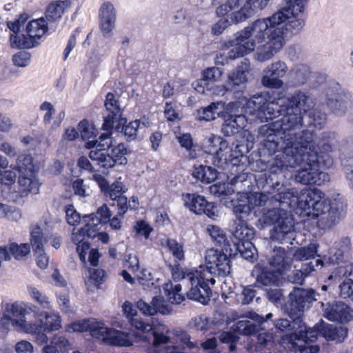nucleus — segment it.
<instances>
[{
	"instance_id": "23",
	"label": "nucleus",
	"mask_w": 353,
	"mask_h": 353,
	"mask_svg": "<svg viewBox=\"0 0 353 353\" xmlns=\"http://www.w3.org/2000/svg\"><path fill=\"white\" fill-rule=\"evenodd\" d=\"M272 316L273 314L272 313H268L265 315V317H263L254 312H251L249 313L248 317L256 322L258 325H256L250 321L242 320L237 323L236 330L240 334L251 335L256 332L258 327H261V329H265V324L267 323L268 320L270 319Z\"/></svg>"
},
{
	"instance_id": "55",
	"label": "nucleus",
	"mask_w": 353,
	"mask_h": 353,
	"mask_svg": "<svg viewBox=\"0 0 353 353\" xmlns=\"http://www.w3.org/2000/svg\"><path fill=\"white\" fill-rule=\"evenodd\" d=\"M236 251H239L241 256L246 260H252L254 256L256 249L251 241L245 243H234Z\"/></svg>"
},
{
	"instance_id": "47",
	"label": "nucleus",
	"mask_w": 353,
	"mask_h": 353,
	"mask_svg": "<svg viewBox=\"0 0 353 353\" xmlns=\"http://www.w3.org/2000/svg\"><path fill=\"white\" fill-rule=\"evenodd\" d=\"M68 1H56L50 3L46 10V17L52 21L60 19L64 11L70 6Z\"/></svg>"
},
{
	"instance_id": "39",
	"label": "nucleus",
	"mask_w": 353,
	"mask_h": 353,
	"mask_svg": "<svg viewBox=\"0 0 353 353\" xmlns=\"http://www.w3.org/2000/svg\"><path fill=\"white\" fill-rule=\"evenodd\" d=\"M192 176L204 183H210L216 180L218 173L216 169L208 165L194 167Z\"/></svg>"
},
{
	"instance_id": "38",
	"label": "nucleus",
	"mask_w": 353,
	"mask_h": 353,
	"mask_svg": "<svg viewBox=\"0 0 353 353\" xmlns=\"http://www.w3.org/2000/svg\"><path fill=\"white\" fill-rule=\"evenodd\" d=\"M70 344L68 340L62 335H55L50 344L42 349L43 353H65L69 350Z\"/></svg>"
},
{
	"instance_id": "14",
	"label": "nucleus",
	"mask_w": 353,
	"mask_h": 353,
	"mask_svg": "<svg viewBox=\"0 0 353 353\" xmlns=\"http://www.w3.org/2000/svg\"><path fill=\"white\" fill-rule=\"evenodd\" d=\"M205 259V267L201 265L199 268H202L209 276H225L230 273V259L227 254L222 251L210 249L207 251Z\"/></svg>"
},
{
	"instance_id": "58",
	"label": "nucleus",
	"mask_w": 353,
	"mask_h": 353,
	"mask_svg": "<svg viewBox=\"0 0 353 353\" xmlns=\"http://www.w3.org/2000/svg\"><path fill=\"white\" fill-rule=\"evenodd\" d=\"M125 192L124 185L121 181H115L110 185H108L104 193L107 196H109L112 200L122 196V194Z\"/></svg>"
},
{
	"instance_id": "51",
	"label": "nucleus",
	"mask_w": 353,
	"mask_h": 353,
	"mask_svg": "<svg viewBox=\"0 0 353 353\" xmlns=\"http://www.w3.org/2000/svg\"><path fill=\"white\" fill-rule=\"evenodd\" d=\"M27 290L31 299L42 307L50 308L51 307L49 298L42 292L39 291L37 288L28 285L27 287Z\"/></svg>"
},
{
	"instance_id": "48",
	"label": "nucleus",
	"mask_w": 353,
	"mask_h": 353,
	"mask_svg": "<svg viewBox=\"0 0 353 353\" xmlns=\"http://www.w3.org/2000/svg\"><path fill=\"white\" fill-rule=\"evenodd\" d=\"M46 242L42 229L37 224L32 225L30 230V243L33 251L41 252L43 244Z\"/></svg>"
},
{
	"instance_id": "33",
	"label": "nucleus",
	"mask_w": 353,
	"mask_h": 353,
	"mask_svg": "<svg viewBox=\"0 0 353 353\" xmlns=\"http://www.w3.org/2000/svg\"><path fill=\"white\" fill-rule=\"evenodd\" d=\"M227 146V141L219 135L210 134L207 136L203 142V148L205 153L211 154L212 157L224 150Z\"/></svg>"
},
{
	"instance_id": "42",
	"label": "nucleus",
	"mask_w": 353,
	"mask_h": 353,
	"mask_svg": "<svg viewBox=\"0 0 353 353\" xmlns=\"http://www.w3.org/2000/svg\"><path fill=\"white\" fill-rule=\"evenodd\" d=\"M47 30L46 21L42 18L30 21L26 26L27 34L34 43L37 39L45 34Z\"/></svg>"
},
{
	"instance_id": "15",
	"label": "nucleus",
	"mask_w": 353,
	"mask_h": 353,
	"mask_svg": "<svg viewBox=\"0 0 353 353\" xmlns=\"http://www.w3.org/2000/svg\"><path fill=\"white\" fill-rule=\"evenodd\" d=\"M244 145L240 143H232L230 145L227 141L226 148L220 152L219 150L215 156L212 157V163L220 168L225 169L230 165L232 167H241L243 168V159H245L244 151L243 150Z\"/></svg>"
},
{
	"instance_id": "44",
	"label": "nucleus",
	"mask_w": 353,
	"mask_h": 353,
	"mask_svg": "<svg viewBox=\"0 0 353 353\" xmlns=\"http://www.w3.org/2000/svg\"><path fill=\"white\" fill-rule=\"evenodd\" d=\"M319 245L316 243H311L306 246L297 248L293 253V258L298 261H307L314 259L317 254Z\"/></svg>"
},
{
	"instance_id": "30",
	"label": "nucleus",
	"mask_w": 353,
	"mask_h": 353,
	"mask_svg": "<svg viewBox=\"0 0 353 353\" xmlns=\"http://www.w3.org/2000/svg\"><path fill=\"white\" fill-rule=\"evenodd\" d=\"M351 248L350 239L347 236L342 237L335 241L330 249L327 261L331 264L339 263L343 259V255Z\"/></svg>"
},
{
	"instance_id": "37",
	"label": "nucleus",
	"mask_w": 353,
	"mask_h": 353,
	"mask_svg": "<svg viewBox=\"0 0 353 353\" xmlns=\"http://www.w3.org/2000/svg\"><path fill=\"white\" fill-rule=\"evenodd\" d=\"M281 274L279 272L276 271L270 267L263 268L261 272L257 275L256 283L262 285H278L280 279Z\"/></svg>"
},
{
	"instance_id": "60",
	"label": "nucleus",
	"mask_w": 353,
	"mask_h": 353,
	"mask_svg": "<svg viewBox=\"0 0 353 353\" xmlns=\"http://www.w3.org/2000/svg\"><path fill=\"white\" fill-rule=\"evenodd\" d=\"M57 303L60 310L64 313L72 311L70 305L69 292L66 290L57 292Z\"/></svg>"
},
{
	"instance_id": "32",
	"label": "nucleus",
	"mask_w": 353,
	"mask_h": 353,
	"mask_svg": "<svg viewBox=\"0 0 353 353\" xmlns=\"http://www.w3.org/2000/svg\"><path fill=\"white\" fill-rule=\"evenodd\" d=\"M192 328L199 331H210L212 334H215L216 330L223 325V323L215 322L214 320H210L205 315L194 316L190 322Z\"/></svg>"
},
{
	"instance_id": "16",
	"label": "nucleus",
	"mask_w": 353,
	"mask_h": 353,
	"mask_svg": "<svg viewBox=\"0 0 353 353\" xmlns=\"http://www.w3.org/2000/svg\"><path fill=\"white\" fill-rule=\"evenodd\" d=\"M98 339L101 340L105 343L118 346H130L133 344L134 341H147L152 345V337H148L146 335L148 333H143L140 336H134V339H132V336L130 334L125 333L121 331L115 330L109 328L102 323L101 330L99 331Z\"/></svg>"
},
{
	"instance_id": "28",
	"label": "nucleus",
	"mask_w": 353,
	"mask_h": 353,
	"mask_svg": "<svg viewBox=\"0 0 353 353\" xmlns=\"http://www.w3.org/2000/svg\"><path fill=\"white\" fill-rule=\"evenodd\" d=\"M319 335L324 337L327 341H332L336 343L342 342L347 336V330L343 327H336L331 324L322 323L317 326Z\"/></svg>"
},
{
	"instance_id": "34",
	"label": "nucleus",
	"mask_w": 353,
	"mask_h": 353,
	"mask_svg": "<svg viewBox=\"0 0 353 353\" xmlns=\"http://www.w3.org/2000/svg\"><path fill=\"white\" fill-rule=\"evenodd\" d=\"M317 326H320V324H316L314 327H307L305 324L299 323L297 330L292 336V340L294 338L299 343L305 344L312 343L319 334V329H316Z\"/></svg>"
},
{
	"instance_id": "54",
	"label": "nucleus",
	"mask_w": 353,
	"mask_h": 353,
	"mask_svg": "<svg viewBox=\"0 0 353 353\" xmlns=\"http://www.w3.org/2000/svg\"><path fill=\"white\" fill-rule=\"evenodd\" d=\"M257 343L256 347L257 351L261 352V350L270 349L274 346V336L272 333L268 332H263L259 334L257 336Z\"/></svg>"
},
{
	"instance_id": "8",
	"label": "nucleus",
	"mask_w": 353,
	"mask_h": 353,
	"mask_svg": "<svg viewBox=\"0 0 353 353\" xmlns=\"http://www.w3.org/2000/svg\"><path fill=\"white\" fill-rule=\"evenodd\" d=\"M285 98L268 101L266 94H256L246 101L245 112L251 121L265 122L287 114Z\"/></svg>"
},
{
	"instance_id": "26",
	"label": "nucleus",
	"mask_w": 353,
	"mask_h": 353,
	"mask_svg": "<svg viewBox=\"0 0 353 353\" xmlns=\"http://www.w3.org/2000/svg\"><path fill=\"white\" fill-rule=\"evenodd\" d=\"M102 323L94 319H85L72 322L66 325L65 328L68 332H90L92 336L98 339Z\"/></svg>"
},
{
	"instance_id": "4",
	"label": "nucleus",
	"mask_w": 353,
	"mask_h": 353,
	"mask_svg": "<svg viewBox=\"0 0 353 353\" xmlns=\"http://www.w3.org/2000/svg\"><path fill=\"white\" fill-rule=\"evenodd\" d=\"M287 114L281 119L261 125L259 128L258 138L261 139L263 145L269 154L279 150L281 141L289 138L296 139L303 130H297L302 126V113H305L314 107L312 97L305 92L299 91L291 97L285 98Z\"/></svg>"
},
{
	"instance_id": "46",
	"label": "nucleus",
	"mask_w": 353,
	"mask_h": 353,
	"mask_svg": "<svg viewBox=\"0 0 353 353\" xmlns=\"http://www.w3.org/2000/svg\"><path fill=\"white\" fill-rule=\"evenodd\" d=\"M8 159L0 154V183L10 184L16 180V165L12 170H6L8 168Z\"/></svg>"
},
{
	"instance_id": "13",
	"label": "nucleus",
	"mask_w": 353,
	"mask_h": 353,
	"mask_svg": "<svg viewBox=\"0 0 353 353\" xmlns=\"http://www.w3.org/2000/svg\"><path fill=\"white\" fill-rule=\"evenodd\" d=\"M112 141L110 134H101L98 140L89 141L85 143V147L90 149V159L96 161L97 165L103 168H112L113 159L106 150L110 148Z\"/></svg>"
},
{
	"instance_id": "45",
	"label": "nucleus",
	"mask_w": 353,
	"mask_h": 353,
	"mask_svg": "<svg viewBox=\"0 0 353 353\" xmlns=\"http://www.w3.org/2000/svg\"><path fill=\"white\" fill-rule=\"evenodd\" d=\"M165 294L169 302L179 304L185 300L184 294L181 292V284H174L172 282L164 285Z\"/></svg>"
},
{
	"instance_id": "3",
	"label": "nucleus",
	"mask_w": 353,
	"mask_h": 353,
	"mask_svg": "<svg viewBox=\"0 0 353 353\" xmlns=\"http://www.w3.org/2000/svg\"><path fill=\"white\" fill-rule=\"evenodd\" d=\"M61 318L57 312L40 311L36 305L16 301L6 305L0 319L1 330L8 333L12 329L17 332L32 334L39 345L48 342L47 332L59 330Z\"/></svg>"
},
{
	"instance_id": "7",
	"label": "nucleus",
	"mask_w": 353,
	"mask_h": 353,
	"mask_svg": "<svg viewBox=\"0 0 353 353\" xmlns=\"http://www.w3.org/2000/svg\"><path fill=\"white\" fill-rule=\"evenodd\" d=\"M123 310L133 327L143 333L151 332L152 350H149V353H161L160 348L168 344L170 340V336H167L168 328L164 325L156 324L153 319H143L130 302L123 303Z\"/></svg>"
},
{
	"instance_id": "17",
	"label": "nucleus",
	"mask_w": 353,
	"mask_h": 353,
	"mask_svg": "<svg viewBox=\"0 0 353 353\" xmlns=\"http://www.w3.org/2000/svg\"><path fill=\"white\" fill-rule=\"evenodd\" d=\"M182 201L184 206L196 214H205L213 219L218 216L214 204L208 202L204 196L185 193L182 194Z\"/></svg>"
},
{
	"instance_id": "35",
	"label": "nucleus",
	"mask_w": 353,
	"mask_h": 353,
	"mask_svg": "<svg viewBox=\"0 0 353 353\" xmlns=\"http://www.w3.org/2000/svg\"><path fill=\"white\" fill-rule=\"evenodd\" d=\"M239 194V200L241 202L245 201L247 205L252 210L257 206L265 205L270 199V192L268 194L259 192H238Z\"/></svg>"
},
{
	"instance_id": "56",
	"label": "nucleus",
	"mask_w": 353,
	"mask_h": 353,
	"mask_svg": "<svg viewBox=\"0 0 353 353\" xmlns=\"http://www.w3.org/2000/svg\"><path fill=\"white\" fill-rule=\"evenodd\" d=\"M12 47L17 48H31L34 46V42L30 37L24 35L12 34L10 37Z\"/></svg>"
},
{
	"instance_id": "40",
	"label": "nucleus",
	"mask_w": 353,
	"mask_h": 353,
	"mask_svg": "<svg viewBox=\"0 0 353 353\" xmlns=\"http://www.w3.org/2000/svg\"><path fill=\"white\" fill-rule=\"evenodd\" d=\"M248 69L243 65L239 66L233 70L228 76V85L232 90H234L236 86L240 87L241 89L245 88L248 81L247 73Z\"/></svg>"
},
{
	"instance_id": "22",
	"label": "nucleus",
	"mask_w": 353,
	"mask_h": 353,
	"mask_svg": "<svg viewBox=\"0 0 353 353\" xmlns=\"http://www.w3.org/2000/svg\"><path fill=\"white\" fill-rule=\"evenodd\" d=\"M339 150L341 163L343 167L347 185L353 190V137L343 140Z\"/></svg>"
},
{
	"instance_id": "27",
	"label": "nucleus",
	"mask_w": 353,
	"mask_h": 353,
	"mask_svg": "<svg viewBox=\"0 0 353 353\" xmlns=\"http://www.w3.org/2000/svg\"><path fill=\"white\" fill-rule=\"evenodd\" d=\"M292 263V261L284 248L279 247L273 250L272 254L269 259L270 268L282 274L283 271L291 267Z\"/></svg>"
},
{
	"instance_id": "64",
	"label": "nucleus",
	"mask_w": 353,
	"mask_h": 353,
	"mask_svg": "<svg viewBox=\"0 0 353 353\" xmlns=\"http://www.w3.org/2000/svg\"><path fill=\"white\" fill-rule=\"evenodd\" d=\"M72 189L74 194L81 197L89 196L92 193L90 187L85 184L81 179H77L73 182Z\"/></svg>"
},
{
	"instance_id": "43",
	"label": "nucleus",
	"mask_w": 353,
	"mask_h": 353,
	"mask_svg": "<svg viewBox=\"0 0 353 353\" xmlns=\"http://www.w3.org/2000/svg\"><path fill=\"white\" fill-rule=\"evenodd\" d=\"M233 236L237 243H245L251 241L254 236V230L248 225L245 221H240L236 223L235 228L232 232Z\"/></svg>"
},
{
	"instance_id": "63",
	"label": "nucleus",
	"mask_w": 353,
	"mask_h": 353,
	"mask_svg": "<svg viewBox=\"0 0 353 353\" xmlns=\"http://www.w3.org/2000/svg\"><path fill=\"white\" fill-rule=\"evenodd\" d=\"M21 217L20 212L8 205L0 203V218L17 220Z\"/></svg>"
},
{
	"instance_id": "52",
	"label": "nucleus",
	"mask_w": 353,
	"mask_h": 353,
	"mask_svg": "<svg viewBox=\"0 0 353 353\" xmlns=\"http://www.w3.org/2000/svg\"><path fill=\"white\" fill-rule=\"evenodd\" d=\"M128 150L123 143H119L113 147L111 158L113 159L112 167L115 164L125 165L128 162L126 154Z\"/></svg>"
},
{
	"instance_id": "49",
	"label": "nucleus",
	"mask_w": 353,
	"mask_h": 353,
	"mask_svg": "<svg viewBox=\"0 0 353 353\" xmlns=\"http://www.w3.org/2000/svg\"><path fill=\"white\" fill-rule=\"evenodd\" d=\"M10 258L13 256L16 260H21L30 252V247L28 243L17 244L11 243L7 246Z\"/></svg>"
},
{
	"instance_id": "18",
	"label": "nucleus",
	"mask_w": 353,
	"mask_h": 353,
	"mask_svg": "<svg viewBox=\"0 0 353 353\" xmlns=\"http://www.w3.org/2000/svg\"><path fill=\"white\" fill-rule=\"evenodd\" d=\"M290 314L299 316L305 310H307L310 304L316 300V293L312 289L294 288L290 295Z\"/></svg>"
},
{
	"instance_id": "11",
	"label": "nucleus",
	"mask_w": 353,
	"mask_h": 353,
	"mask_svg": "<svg viewBox=\"0 0 353 353\" xmlns=\"http://www.w3.org/2000/svg\"><path fill=\"white\" fill-rule=\"evenodd\" d=\"M321 202L324 205L323 212L317 213L314 209H311L310 215L319 216L327 212V223L330 225L343 216L347 206L344 196L337 192H330L327 195L323 192Z\"/></svg>"
},
{
	"instance_id": "12",
	"label": "nucleus",
	"mask_w": 353,
	"mask_h": 353,
	"mask_svg": "<svg viewBox=\"0 0 353 353\" xmlns=\"http://www.w3.org/2000/svg\"><path fill=\"white\" fill-rule=\"evenodd\" d=\"M230 12V22L239 23L251 17L254 12L250 0H227L216 10V14L219 17H224Z\"/></svg>"
},
{
	"instance_id": "19",
	"label": "nucleus",
	"mask_w": 353,
	"mask_h": 353,
	"mask_svg": "<svg viewBox=\"0 0 353 353\" xmlns=\"http://www.w3.org/2000/svg\"><path fill=\"white\" fill-rule=\"evenodd\" d=\"M264 72L265 74L262 77V85L271 89H280L284 85L281 79L288 77L289 69L285 62L278 60L268 65Z\"/></svg>"
},
{
	"instance_id": "24",
	"label": "nucleus",
	"mask_w": 353,
	"mask_h": 353,
	"mask_svg": "<svg viewBox=\"0 0 353 353\" xmlns=\"http://www.w3.org/2000/svg\"><path fill=\"white\" fill-rule=\"evenodd\" d=\"M243 114H227L223 113L224 122L222 126L223 132L227 136H231L237 133L240 130L243 129L248 122H252L250 120L249 114L245 112L243 106Z\"/></svg>"
},
{
	"instance_id": "57",
	"label": "nucleus",
	"mask_w": 353,
	"mask_h": 353,
	"mask_svg": "<svg viewBox=\"0 0 353 353\" xmlns=\"http://www.w3.org/2000/svg\"><path fill=\"white\" fill-rule=\"evenodd\" d=\"M136 236H143L145 239H148L150 233L153 231L152 227L145 221H137L133 226Z\"/></svg>"
},
{
	"instance_id": "20",
	"label": "nucleus",
	"mask_w": 353,
	"mask_h": 353,
	"mask_svg": "<svg viewBox=\"0 0 353 353\" xmlns=\"http://www.w3.org/2000/svg\"><path fill=\"white\" fill-rule=\"evenodd\" d=\"M248 175L241 173L235 176L230 183H216L209 187L210 193L216 196L232 194L235 191L240 192L245 186H250V181L248 180Z\"/></svg>"
},
{
	"instance_id": "62",
	"label": "nucleus",
	"mask_w": 353,
	"mask_h": 353,
	"mask_svg": "<svg viewBox=\"0 0 353 353\" xmlns=\"http://www.w3.org/2000/svg\"><path fill=\"white\" fill-rule=\"evenodd\" d=\"M223 75V71L216 67H212L202 72V78L210 85V82L218 81Z\"/></svg>"
},
{
	"instance_id": "25",
	"label": "nucleus",
	"mask_w": 353,
	"mask_h": 353,
	"mask_svg": "<svg viewBox=\"0 0 353 353\" xmlns=\"http://www.w3.org/2000/svg\"><path fill=\"white\" fill-rule=\"evenodd\" d=\"M352 104L351 94L347 92H341L328 96L326 105L335 115H345L346 110Z\"/></svg>"
},
{
	"instance_id": "21",
	"label": "nucleus",
	"mask_w": 353,
	"mask_h": 353,
	"mask_svg": "<svg viewBox=\"0 0 353 353\" xmlns=\"http://www.w3.org/2000/svg\"><path fill=\"white\" fill-rule=\"evenodd\" d=\"M323 316L328 320L345 323L353 319V310L341 301L321 303Z\"/></svg>"
},
{
	"instance_id": "36",
	"label": "nucleus",
	"mask_w": 353,
	"mask_h": 353,
	"mask_svg": "<svg viewBox=\"0 0 353 353\" xmlns=\"http://www.w3.org/2000/svg\"><path fill=\"white\" fill-rule=\"evenodd\" d=\"M88 237L87 232L83 228L74 229L72 234V241L77 245V251L79 253L80 260L85 263V254L90 248V244L85 241Z\"/></svg>"
},
{
	"instance_id": "5",
	"label": "nucleus",
	"mask_w": 353,
	"mask_h": 353,
	"mask_svg": "<svg viewBox=\"0 0 353 353\" xmlns=\"http://www.w3.org/2000/svg\"><path fill=\"white\" fill-rule=\"evenodd\" d=\"M172 278L176 280H181L187 285L186 294L188 299L207 304L210 301L212 291L208 283L214 285L215 279L207 275V273L198 268L196 270H183L179 265H170Z\"/></svg>"
},
{
	"instance_id": "2",
	"label": "nucleus",
	"mask_w": 353,
	"mask_h": 353,
	"mask_svg": "<svg viewBox=\"0 0 353 353\" xmlns=\"http://www.w3.org/2000/svg\"><path fill=\"white\" fill-rule=\"evenodd\" d=\"M279 145L282 152L274 159L272 167L274 172L282 171L288 167L295 168L302 165L295 175L297 182L310 184L315 167H319V152L329 153L334 150L336 143V134L333 132H324L319 140H316L315 134L304 130L296 137L291 140L279 141Z\"/></svg>"
},
{
	"instance_id": "10",
	"label": "nucleus",
	"mask_w": 353,
	"mask_h": 353,
	"mask_svg": "<svg viewBox=\"0 0 353 353\" xmlns=\"http://www.w3.org/2000/svg\"><path fill=\"white\" fill-rule=\"evenodd\" d=\"M16 169L19 173L18 183L19 191L21 196L29 193L37 194L41 183L37 178V172L30 154H21L16 159Z\"/></svg>"
},
{
	"instance_id": "61",
	"label": "nucleus",
	"mask_w": 353,
	"mask_h": 353,
	"mask_svg": "<svg viewBox=\"0 0 353 353\" xmlns=\"http://www.w3.org/2000/svg\"><path fill=\"white\" fill-rule=\"evenodd\" d=\"M88 220H85L86 223L83 227L85 232H87L88 237H94L96 236V232L98 230V225L101 223L99 219L94 214H91Z\"/></svg>"
},
{
	"instance_id": "6",
	"label": "nucleus",
	"mask_w": 353,
	"mask_h": 353,
	"mask_svg": "<svg viewBox=\"0 0 353 353\" xmlns=\"http://www.w3.org/2000/svg\"><path fill=\"white\" fill-rule=\"evenodd\" d=\"M276 187L273 188L274 190ZM272 200L280 204L292 208H299L305 212L307 215H310L311 209H314L317 213L323 212L324 205L321 202L323 196V192L320 189L314 188H305L300 192L295 188H283L276 193L274 190L270 192Z\"/></svg>"
},
{
	"instance_id": "50",
	"label": "nucleus",
	"mask_w": 353,
	"mask_h": 353,
	"mask_svg": "<svg viewBox=\"0 0 353 353\" xmlns=\"http://www.w3.org/2000/svg\"><path fill=\"white\" fill-rule=\"evenodd\" d=\"M105 107L109 114L116 116V117H121L122 112L118 97L113 93L108 92L106 94L105 100Z\"/></svg>"
},
{
	"instance_id": "29",
	"label": "nucleus",
	"mask_w": 353,
	"mask_h": 353,
	"mask_svg": "<svg viewBox=\"0 0 353 353\" xmlns=\"http://www.w3.org/2000/svg\"><path fill=\"white\" fill-rule=\"evenodd\" d=\"M311 71L310 68L304 64H297L289 70L287 83L292 86L303 85L310 79Z\"/></svg>"
},
{
	"instance_id": "53",
	"label": "nucleus",
	"mask_w": 353,
	"mask_h": 353,
	"mask_svg": "<svg viewBox=\"0 0 353 353\" xmlns=\"http://www.w3.org/2000/svg\"><path fill=\"white\" fill-rule=\"evenodd\" d=\"M309 125L316 129H321L327 121L326 114L319 110L314 109L309 112Z\"/></svg>"
},
{
	"instance_id": "9",
	"label": "nucleus",
	"mask_w": 353,
	"mask_h": 353,
	"mask_svg": "<svg viewBox=\"0 0 353 353\" xmlns=\"http://www.w3.org/2000/svg\"><path fill=\"white\" fill-rule=\"evenodd\" d=\"M259 222L262 225H274L271 233L272 239L281 243L294 240V219L285 210L272 208L265 212L259 218Z\"/></svg>"
},
{
	"instance_id": "1",
	"label": "nucleus",
	"mask_w": 353,
	"mask_h": 353,
	"mask_svg": "<svg viewBox=\"0 0 353 353\" xmlns=\"http://www.w3.org/2000/svg\"><path fill=\"white\" fill-rule=\"evenodd\" d=\"M294 6L287 4L272 15L258 19L236 33L227 46L232 48L228 53L230 59L243 57L256 49L255 58L264 62L272 59L285 46L288 34L299 33L304 21L299 17L302 12H295Z\"/></svg>"
},
{
	"instance_id": "59",
	"label": "nucleus",
	"mask_w": 353,
	"mask_h": 353,
	"mask_svg": "<svg viewBox=\"0 0 353 353\" xmlns=\"http://www.w3.org/2000/svg\"><path fill=\"white\" fill-rule=\"evenodd\" d=\"M301 323V321L297 317L296 320L290 321L286 319H280L274 321V327L282 332H288L295 330V325Z\"/></svg>"
},
{
	"instance_id": "41",
	"label": "nucleus",
	"mask_w": 353,
	"mask_h": 353,
	"mask_svg": "<svg viewBox=\"0 0 353 353\" xmlns=\"http://www.w3.org/2000/svg\"><path fill=\"white\" fill-rule=\"evenodd\" d=\"M162 245L168 249L169 253L174 258V262L183 261L185 259V250L183 243L177 241L174 239H166L161 243Z\"/></svg>"
},
{
	"instance_id": "31",
	"label": "nucleus",
	"mask_w": 353,
	"mask_h": 353,
	"mask_svg": "<svg viewBox=\"0 0 353 353\" xmlns=\"http://www.w3.org/2000/svg\"><path fill=\"white\" fill-rule=\"evenodd\" d=\"M224 103L222 101L212 102L206 107L197 110L196 119L199 121H211L217 117H223Z\"/></svg>"
}]
</instances>
